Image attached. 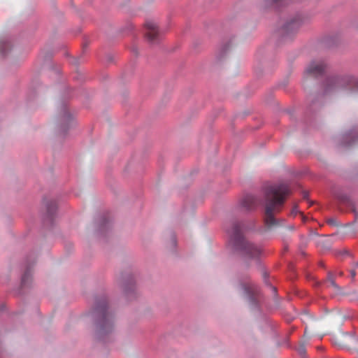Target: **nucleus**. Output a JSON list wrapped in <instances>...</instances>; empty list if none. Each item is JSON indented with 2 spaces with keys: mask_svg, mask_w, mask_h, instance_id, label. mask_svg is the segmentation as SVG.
<instances>
[{
  "mask_svg": "<svg viewBox=\"0 0 358 358\" xmlns=\"http://www.w3.org/2000/svg\"><path fill=\"white\" fill-rule=\"evenodd\" d=\"M289 194L290 189L285 183L270 185L265 189L264 223L267 227L278 225L275 215L280 212Z\"/></svg>",
  "mask_w": 358,
  "mask_h": 358,
  "instance_id": "nucleus-1",
  "label": "nucleus"
},
{
  "mask_svg": "<svg viewBox=\"0 0 358 358\" xmlns=\"http://www.w3.org/2000/svg\"><path fill=\"white\" fill-rule=\"evenodd\" d=\"M229 234L231 244L235 250L245 258L257 259L259 257L262 253L261 248L245 238L241 233V226L239 223H234L231 231Z\"/></svg>",
  "mask_w": 358,
  "mask_h": 358,
  "instance_id": "nucleus-2",
  "label": "nucleus"
},
{
  "mask_svg": "<svg viewBox=\"0 0 358 358\" xmlns=\"http://www.w3.org/2000/svg\"><path fill=\"white\" fill-rule=\"evenodd\" d=\"M95 311L99 315L97 331L99 337L110 333L113 329V316L108 310L107 301L101 299L96 302Z\"/></svg>",
  "mask_w": 358,
  "mask_h": 358,
  "instance_id": "nucleus-3",
  "label": "nucleus"
},
{
  "mask_svg": "<svg viewBox=\"0 0 358 358\" xmlns=\"http://www.w3.org/2000/svg\"><path fill=\"white\" fill-rule=\"evenodd\" d=\"M337 87L358 88V80L352 76H338L329 79L327 90Z\"/></svg>",
  "mask_w": 358,
  "mask_h": 358,
  "instance_id": "nucleus-4",
  "label": "nucleus"
},
{
  "mask_svg": "<svg viewBox=\"0 0 358 358\" xmlns=\"http://www.w3.org/2000/svg\"><path fill=\"white\" fill-rule=\"evenodd\" d=\"M145 36L148 41L157 43L160 37V32L157 24L153 21H148L145 23Z\"/></svg>",
  "mask_w": 358,
  "mask_h": 358,
  "instance_id": "nucleus-5",
  "label": "nucleus"
},
{
  "mask_svg": "<svg viewBox=\"0 0 358 358\" xmlns=\"http://www.w3.org/2000/svg\"><path fill=\"white\" fill-rule=\"evenodd\" d=\"M259 203V199L251 194H246L241 201V207L248 211L255 210Z\"/></svg>",
  "mask_w": 358,
  "mask_h": 358,
  "instance_id": "nucleus-6",
  "label": "nucleus"
},
{
  "mask_svg": "<svg viewBox=\"0 0 358 358\" xmlns=\"http://www.w3.org/2000/svg\"><path fill=\"white\" fill-rule=\"evenodd\" d=\"M326 65L323 62H313L306 69V73L309 76L317 77L323 73Z\"/></svg>",
  "mask_w": 358,
  "mask_h": 358,
  "instance_id": "nucleus-7",
  "label": "nucleus"
},
{
  "mask_svg": "<svg viewBox=\"0 0 358 358\" xmlns=\"http://www.w3.org/2000/svg\"><path fill=\"white\" fill-rule=\"evenodd\" d=\"M301 25V19L294 18L285 24L282 27V33L286 36H290L298 31Z\"/></svg>",
  "mask_w": 358,
  "mask_h": 358,
  "instance_id": "nucleus-8",
  "label": "nucleus"
},
{
  "mask_svg": "<svg viewBox=\"0 0 358 358\" xmlns=\"http://www.w3.org/2000/svg\"><path fill=\"white\" fill-rule=\"evenodd\" d=\"M241 289L243 292V294L248 297L251 301L254 300L255 296L257 293V288L255 284L249 282L244 284H241Z\"/></svg>",
  "mask_w": 358,
  "mask_h": 358,
  "instance_id": "nucleus-9",
  "label": "nucleus"
},
{
  "mask_svg": "<svg viewBox=\"0 0 358 358\" xmlns=\"http://www.w3.org/2000/svg\"><path fill=\"white\" fill-rule=\"evenodd\" d=\"M327 282L329 283L331 286L334 287L336 289H338V286L336 284L334 280V275L332 273H329L327 276Z\"/></svg>",
  "mask_w": 358,
  "mask_h": 358,
  "instance_id": "nucleus-10",
  "label": "nucleus"
},
{
  "mask_svg": "<svg viewBox=\"0 0 358 358\" xmlns=\"http://www.w3.org/2000/svg\"><path fill=\"white\" fill-rule=\"evenodd\" d=\"M285 0H266V5L268 6H273L282 3Z\"/></svg>",
  "mask_w": 358,
  "mask_h": 358,
  "instance_id": "nucleus-11",
  "label": "nucleus"
},
{
  "mask_svg": "<svg viewBox=\"0 0 358 358\" xmlns=\"http://www.w3.org/2000/svg\"><path fill=\"white\" fill-rule=\"evenodd\" d=\"M297 213V206H294L292 209V214L296 215Z\"/></svg>",
  "mask_w": 358,
  "mask_h": 358,
  "instance_id": "nucleus-12",
  "label": "nucleus"
},
{
  "mask_svg": "<svg viewBox=\"0 0 358 358\" xmlns=\"http://www.w3.org/2000/svg\"><path fill=\"white\" fill-rule=\"evenodd\" d=\"M53 208H54V206H48V213H52V210H53Z\"/></svg>",
  "mask_w": 358,
  "mask_h": 358,
  "instance_id": "nucleus-13",
  "label": "nucleus"
},
{
  "mask_svg": "<svg viewBox=\"0 0 358 358\" xmlns=\"http://www.w3.org/2000/svg\"><path fill=\"white\" fill-rule=\"evenodd\" d=\"M328 223H329V224H331V225L335 224V222H334V220L333 219H330V220H328Z\"/></svg>",
  "mask_w": 358,
  "mask_h": 358,
  "instance_id": "nucleus-14",
  "label": "nucleus"
},
{
  "mask_svg": "<svg viewBox=\"0 0 358 358\" xmlns=\"http://www.w3.org/2000/svg\"><path fill=\"white\" fill-rule=\"evenodd\" d=\"M299 352L301 354L304 353V352H305L304 348H303V347H301V348L299 349Z\"/></svg>",
  "mask_w": 358,
  "mask_h": 358,
  "instance_id": "nucleus-15",
  "label": "nucleus"
},
{
  "mask_svg": "<svg viewBox=\"0 0 358 358\" xmlns=\"http://www.w3.org/2000/svg\"><path fill=\"white\" fill-rule=\"evenodd\" d=\"M26 278H27V273H25V274L23 275V277H22V283H23V284H24V283H25Z\"/></svg>",
  "mask_w": 358,
  "mask_h": 358,
  "instance_id": "nucleus-16",
  "label": "nucleus"
},
{
  "mask_svg": "<svg viewBox=\"0 0 358 358\" xmlns=\"http://www.w3.org/2000/svg\"><path fill=\"white\" fill-rule=\"evenodd\" d=\"M350 274H351L352 278H355V275H356L355 271H354V270L351 271Z\"/></svg>",
  "mask_w": 358,
  "mask_h": 358,
  "instance_id": "nucleus-17",
  "label": "nucleus"
},
{
  "mask_svg": "<svg viewBox=\"0 0 358 358\" xmlns=\"http://www.w3.org/2000/svg\"><path fill=\"white\" fill-rule=\"evenodd\" d=\"M65 116L69 118V113L67 112H65Z\"/></svg>",
  "mask_w": 358,
  "mask_h": 358,
  "instance_id": "nucleus-18",
  "label": "nucleus"
},
{
  "mask_svg": "<svg viewBox=\"0 0 358 358\" xmlns=\"http://www.w3.org/2000/svg\"><path fill=\"white\" fill-rule=\"evenodd\" d=\"M3 45H5V46H6V47H8V46H9V45H8V44H7V43L3 44Z\"/></svg>",
  "mask_w": 358,
  "mask_h": 358,
  "instance_id": "nucleus-19",
  "label": "nucleus"
},
{
  "mask_svg": "<svg viewBox=\"0 0 358 358\" xmlns=\"http://www.w3.org/2000/svg\"><path fill=\"white\" fill-rule=\"evenodd\" d=\"M357 265L358 266V262H357Z\"/></svg>",
  "mask_w": 358,
  "mask_h": 358,
  "instance_id": "nucleus-20",
  "label": "nucleus"
}]
</instances>
